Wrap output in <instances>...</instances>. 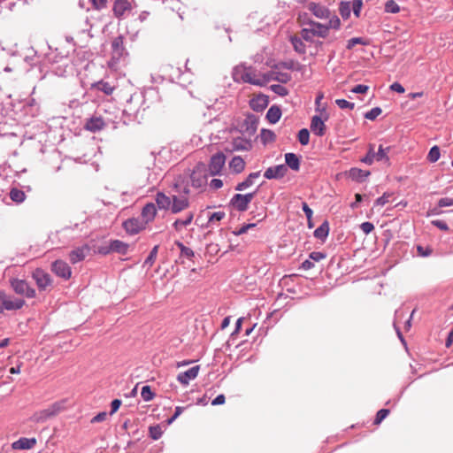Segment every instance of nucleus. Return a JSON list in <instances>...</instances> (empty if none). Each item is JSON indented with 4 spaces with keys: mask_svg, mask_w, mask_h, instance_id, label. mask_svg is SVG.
<instances>
[{
    "mask_svg": "<svg viewBox=\"0 0 453 453\" xmlns=\"http://www.w3.org/2000/svg\"><path fill=\"white\" fill-rule=\"evenodd\" d=\"M190 190L188 187H185L183 196H178L176 195L166 196L162 192L156 195L155 201L159 209L169 210L172 213H179L189 207V200L188 195Z\"/></svg>",
    "mask_w": 453,
    "mask_h": 453,
    "instance_id": "nucleus-1",
    "label": "nucleus"
},
{
    "mask_svg": "<svg viewBox=\"0 0 453 453\" xmlns=\"http://www.w3.org/2000/svg\"><path fill=\"white\" fill-rule=\"evenodd\" d=\"M233 78L235 81H243L252 85L263 87V82L259 81V73L251 67L242 65H237L234 69Z\"/></svg>",
    "mask_w": 453,
    "mask_h": 453,
    "instance_id": "nucleus-2",
    "label": "nucleus"
},
{
    "mask_svg": "<svg viewBox=\"0 0 453 453\" xmlns=\"http://www.w3.org/2000/svg\"><path fill=\"white\" fill-rule=\"evenodd\" d=\"M190 186L202 192L208 185V173L206 165L203 163H198L193 168L189 175Z\"/></svg>",
    "mask_w": 453,
    "mask_h": 453,
    "instance_id": "nucleus-3",
    "label": "nucleus"
},
{
    "mask_svg": "<svg viewBox=\"0 0 453 453\" xmlns=\"http://www.w3.org/2000/svg\"><path fill=\"white\" fill-rule=\"evenodd\" d=\"M126 54L127 51L124 46V36L118 35L111 41V56L108 61V67L116 71L118 69V65L120 58H123Z\"/></svg>",
    "mask_w": 453,
    "mask_h": 453,
    "instance_id": "nucleus-4",
    "label": "nucleus"
},
{
    "mask_svg": "<svg viewBox=\"0 0 453 453\" xmlns=\"http://www.w3.org/2000/svg\"><path fill=\"white\" fill-rule=\"evenodd\" d=\"M32 278L40 292L50 291L53 288V280L51 276L42 269L36 268L33 271Z\"/></svg>",
    "mask_w": 453,
    "mask_h": 453,
    "instance_id": "nucleus-5",
    "label": "nucleus"
},
{
    "mask_svg": "<svg viewBox=\"0 0 453 453\" xmlns=\"http://www.w3.org/2000/svg\"><path fill=\"white\" fill-rule=\"evenodd\" d=\"M390 148L387 147L384 148L382 145L379 146L378 152L374 151V145L369 144L368 146V152L367 154L361 158V162L366 164V165H372L374 160L376 161H382L386 160L388 161L389 157L388 156V153L389 151Z\"/></svg>",
    "mask_w": 453,
    "mask_h": 453,
    "instance_id": "nucleus-6",
    "label": "nucleus"
},
{
    "mask_svg": "<svg viewBox=\"0 0 453 453\" xmlns=\"http://www.w3.org/2000/svg\"><path fill=\"white\" fill-rule=\"evenodd\" d=\"M11 286L13 291L20 296L27 298H35L36 296V291L32 288L28 282L20 279H12Z\"/></svg>",
    "mask_w": 453,
    "mask_h": 453,
    "instance_id": "nucleus-7",
    "label": "nucleus"
},
{
    "mask_svg": "<svg viewBox=\"0 0 453 453\" xmlns=\"http://www.w3.org/2000/svg\"><path fill=\"white\" fill-rule=\"evenodd\" d=\"M64 409L63 403H55L48 408L37 411L34 414L33 418L36 422H44L48 418H50L58 415Z\"/></svg>",
    "mask_w": 453,
    "mask_h": 453,
    "instance_id": "nucleus-8",
    "label": "nucleus"
},
{
    "mask_svg": "<svg viewBox=\"0 0 453 453\" xmlns=\"http://www.w3.org/2000/svg\"><path fill=\"white\" fill-rule=\"evenodd\" d=\"M256 192L246 195L235 194L230 200V205L238 211H245L255 196Z\"/></svg>",
    "mask_w": 453,
    "mask_h": 453,
    "instance_id": "nucleus-9",
    "label": "nucleus"
},
{
    "mask_svg": "<svg viewBox=\"0 0 453 453\" xmlns=\"http://www.w3.org/2000/svg\"><path fill=\"white\" fill-rule=\"evenodd\" d=\"M226 164V156L223 152H218L211 157L207 173L211 176L219 175Z\"/></svg>",
    "mask_w": 453,
    "mask_h": 453,
    "instance_id": "nucleus-10",
    "label": "nucleus"
},
{
    "mask_svg": "<svg viewBox=\"0 0 453 453\" xmlns=\"http://www.w3.org/2000/svg\"><path fill=\"white\" fill-rule=\"evenodd\" d=\"M51 271L58 277L65 280L72 277V269L69 265L61 259H58L51 264Z\"/></svg>",
    "mask_w": 453,
    "mask_h": 453,
    "instance_id": "nucleus-11",
    "label": "nucleus"
},
{
    "mask_svg": "<svg viewBox=\"0 0 453 453\" xmlns=\"http://www.w3.org/2000/svg\"><path fill=\"white\" fill-rule=\"evenodd\" d=\"M123 227L129 234H136L145 229L146 226L142 219L132 218L123 222Z\"/></svg>",
    "mask_w": 453,
    "mask_h": 453,
    "instance_id": "nucleus-12",
    "label": "nucleus"
},
{
    "mask_svg": "<svg viewBox=\"0 0 453 453\" xmlns=\"http://www.w3.org/2000/svg\"><path fill=\"white\" fill-rule=\"evenodd\" d=\"M132 8V3L129 0H115L112 11L115 17L120 19L127 12H130Z\"/></svg>",
    "mask_w": 453,
    "mask_h": 453,
    "instance_id": "nucleus-13",
    "label": "nucleus"
},
{
    "mask_svg": "<svg viewBox=\"0 0 453 453\" xmlns=\"http://www.w3.org/2000/svg\"><path fill=\"white\" fill-rule=\"evenodd\" d=\"M157 212L156 205L153 203H149L142 208L141 218L145 226L154 220Z\"/></svg>",
    "mask_w": 453,
    "mask_h": 453,
    "instance_id": "nucleus-14",
    "label": "nucleus"
},
{
    "mask_svg": "<svg viewBox=\"0 0 453 453\" xmlns=\"http://www.w3.org/2000/svg\"><path fill=\"white\" fill-rule=\"evenodd\" d=\"M90 251L88 245H83L72 250L69 254V259L72 264H76L85 259Z\"/></svg>",
    "mask_w": 453,
    "mask_h": 453,
    "instance_id": "nucleus-15",
    "label": "nucleus"
},
{
    "mask_svg": "<svg viewBox=\"0 0 453 453\" xmlns=\"http://www.w3.org/2000/svg\"><path fill=\"white\" fill-rule=\"evenodd\" d=\"M26 304L22 298L15 297L13 296L6 295L4 301V311H17L21 309Z\"/></svg>",
    "mask_w": 453,
    "mask_h": 453,
    "instance_id": "nucleus-16",
    "label": "nucleus"
},
{
    "mask_svg": "<svg viewBox=\"0 0 453 453\" xmlns=\"http://www.w3.org/2000/svg\"><path fill=\"white\" fill-rule=\"evenodd\" d=\"M199 370H200L199 365L193 366L190 369H188V371L179 373L177 376V380L182 385H188L190 380H192L197 377Z\"/></svg>",
    "mask_w": 453,
    "mask_h": 453,
    "instance_id": "nucleus-17",
    "label": "nucleus"
},
{
    "mask_svg": "<svg viewBox=\"0 0 453 453\" xmlns=\"http://www.w3.org/2000/svg\"><path fill=\"white\" fill-rule=\"evenodd\" d=\"M288 172V168L285 165H279L276 166L269 167L264 173V176L268 179H279L283 177Z\"/></svg>",
    "mask_w": 453,
    "mask_h": 453,
    "instance_id": "nucleus-18",
    "label": "nucleus"
},
{
    "mask_svg": "<svg viewBox=\"0 0 453 453\" xmlns=\"http://www.w3.org/2000/svg\"><path fill=\"white\" fill-rule=\"evenodd\" d=\"M307 7L308 10L311 11L312 14L318 19H329L330 17L329 10L323 5L316 3H310Z\"/></svg>",
    "mask_w": 453,
    "mask_h": 453,
    "instance_id": "nucleus-19",
    "label": "nucleus"
},
{
    "mask_svg": "<svg viewBox=\"0 0 453 453\" xmlns=\"http://www.w3.org/2000/svg\"><path fill=\"white\" fill-rule=\"evenodd\" d=\"M37 443L35 438H19L18 441L12 442V448L13 449H31Z\"/></svg>",
    "mask_w": 453,
    "mask_h": 453,
    "instance_id": "nucleus-20",
    "label": "nucleus"
},
{
    "mask_svg": "<svg viewBox=\"0 0 453 453\" xmlns=\"http://www.w3.org/2000/svg\"><path fill=\"white\" fill-rule=\"evenodd\" d=\"M311 130L314 134L323 136L326 133V125L324 120H322L319 116H313L311 122Z\"/></svg>",
    "mask_w": 453,
    "mask_h": 453,
    "instance_id": "nucleus-21",
    "label": "nucleus"
},
{
    "mask_svg": "<svg viewBox=\"0 0 453 453\" xmlns=\"http://www.w3.org/2000/svg\"><path fill=\"white\" fill-rule=\"evenodd\" d=\"M104 126L105 123L101 117H93L86 122L85 128L91 132H97L102 130Z\"/></svg>",
    "mask_w": 453,
    "mask_h": 453,
    "instance_id": "nucleus-22",
    "label": "nucleus"
},
{
    "mask_svg": "<svg viewBox=\"0 0 453 453\" xmlns=\"http://www.w3.org/2000/svg\"><path fill=\"white\" fill-rule=\"evenodd\" d=\"M309 26L311 27L310 28L314 33L315 36L326 38L329 34L328 27L326 26V24L311 21L309 23Z\"/></svg>",
    "mask_w": 453,
    "mask_h": 453,
    "instance_id": "nucleus-23",
    "label": "nucleus"
},
{
    "mask_svg": "<svg viewBox=\"0 0 453 453\" xmlns=\"http://www.w3.org/2000/svg\"><path fill=\"white\" fill-rule=\"evenodd\" d=\"M289 40L296 52L301 55L306 53V43L297 34L291 35Z\"/></svg>",
    "mask_w": 453,
    "mask_h": 453,
    "instance_id": "nucleus-24",
    "label": "nucleus"
},
{
    "mask_svg": "<svg viewBox=\"0 0 453 453\" xmlns=\"http://www.w3.org/2000/svg\"><path fill=\"white\" fill-rule=\"evenodd\" d=\"M246 163L240 156L234 157L229 162V168L234 173H241L245 169Z\"/></svg>",
    "mask_w": 453,
    "mask_h": 453,
    "instance_id": "nucleus-25",
    "label": "nucleus"
},
{
    "mask_svg": "<svg viewBox=\"0 0 453 453\" xmlns=\"http://www.w3.org/2000/svg\"><path fill=\"white\" fill-rule=\"evenodd\" d=\"M129 245L119 240H112L110 242V249L112 252L125 255L128 251Z\"/></svg>",
    "mask_w": 453,
    "mask_h": 453,
    "instance_id": "nucleus-26",
    "label": "nucleus"
},
{
    "mask_svg": "<svg viewBox=\"0 0 453 453\" xmlns=\"http://www.w3.org/2000/svg\"><path fill=\"white\" fill-rule=\"evenodd\" d=\"M260 176V172L251 173L249 176L242 182L238 183L235 189L238 191L245 190L251 187L254 183V180Z\"/></svg>",
    "mask_w": 453,
    "mask_h": 453,
    "instance_id": "nucleus-27",
    "label": "nucleus"
},
{
    "mask_svg": "<svg viewBox=\"0 0 453 453\" xmlns=\"http://www.w3.org/2000/svg\"><path fill=\"white\" fill-rule=\"evenodd\" d=\"M268 104L266 96H258L250 100V107L256 111H263Z\"/></svg>",
    "mask_w": 453,
    "mask_h": 453,
    "instance_id": "nucleus-28",
    "label": "nucleus"
},
{
    "mask_svg": "<svg viewBox=\"0 0 453 453\" xmlns=\"http://www.w3.org/2000/svg\"><path fill=\"white\" fill-rule=\"evenodd\" d=\"M194 218L193 212H188L185 215L183 219H176L173 226L176 231H180L183 227L188 226L191 224Z\"/></svg>",
    "mask_w": 453,
    "mask_h": 453,
    "instance_id": "nucleus-29",
    "label": "nucleus"
},
{
    "mask_svg": "<svg viewBox=\"0 0 453 453\" xmlns=\"http://www.w3.org/2000/svg\"><path fill=\"white\" fill-rule=\"evenodd\" d=\"M286 164L294 171H298L300 168V159L295 153L285 154Z\"/></svg>",
    "mask_w": 453,
    "mask_h": 453,
    "instance_id": "nucleus-30",
    "label": "nucleus"
},
{
    "mask_svg": "<svg viewBox=\"0 0 453 453\" xmlns=\"http://www.w3.org/2000/svg\"><path fill=\"white\" fill-rule=\"evenodd\" d=\"M370 175L369 171L362 170L359 168H351L349 170V176L357 181L365 180Z\"/></svg>",
    "mask_w": 453,
    "mask_h": 453,
    "instance_id": "nucleus-31",
    "label": "nucleus"
},
{
    "mask_svg": "<svg viewBox=\"0 0 453 453\" xmlns=\"http://www.w3.org/2000/svg\"><path fill=\"white\" fill-rule=\"evenodd\" d=\"M281 116V111L277 106H272L266 113V119L270 123L275 124L279 121Z\"/></svg>",
    "mask_w": 453,
    "mask_h": 453,
    "instance_id": "nucleus-32",
    "label": "nucleus"
},
{
    "mask_svg": "<svg viewBox=\"0 0 453 453\" xmlns=\"http://www.w3.org/2000/svg\"><path fill=\"white\" fill-rule=\"evenodd\" d=\"M92 87L104 92L105 95H111L115 90V88L111 86L109 82L103 81L94 83Z\"/></svg>",
    "mask_w": 453,
    "mask_h": 453,
    "instance_id": "nucleus-33",
    "label": "nucleus"
},
{
    "mask_svg": "<svg viewBox=\"0 0 453 453\" xmlns=\"http://www.w3.org/2000/svg\"><path fill=\"white\" fill-rule=\"evenodd\" d=\"M329 233V226L326 221L322 223L315 231L314 236L318 239L324 240L328 235Z\"/></svg>",
    "mask_w": 453,
    "mask_h": 453,
    "instance_id": "nucleus-34",
    "label": "nucleus"
},
{
    "mask_svg": "<svg viewBox=\"0 0 453 453\" xmlns=\"http://www.w3.org/2000/svg\"><path fill=\"white\" fill-rule=\"evenodd\" d=\"M304 42H313L314 38V33L311 31L310 27H303L298 34H297Z\"/></svg>",
    "mask_w": 453,
    "mask_h": 453,
    "instance_id": "nucleus-35",
    "label": "nucleus"
},
{
    "mask_svg": "<svg viewBox=\"0 0 453 453\" xmlns=\"http://www.w3.org/2000/svg\"><path fill=\"white\" fill-rule=\"evenodd\" d=\"M10 197L13 202L22 203L26 198V195L22 190L12 188L10 191Z\"/></svg>",
    "mask_w": 453,
    "mask_h": 453,
    "instance_id": "nucleus-36",
    "label": "nucleus"
},
{
    "mask_svg": "<svg viewBox=\"0 0 453 453\" xmlns=\"http://www.w3.org/2000/svg\"><path fill=\"white\" fill-rule=\"evenodd\" d=\"M441 156L440 149L438 146H434L430 149L429 153L427 155V160L431 163H435L439 160Z\"/></svg>",
    "mask_w": 453,
    "mask_h": 453,
    "instance_id": "nucleus-37",
    "label": "nucleus"
},
{
    "mask_svg": "<svg viewBox=\"0 0 453 453\" xmlns=\"http://www.w3.org/2000/svg\"><path fill=\"white\" fill-rule=\"evenodd\" d=\"M275 70H276V68L271 70L270 72H268L266 73H259V81L261 82H263V86H265L271 81H274Z\"/></svg>",
    "mask_w": 453,
    "mask_h": 453,
    "instance_id": "nucleus-38",
    "label": "nucleus"
},
{
    "mask_svg": "<svg viewBox=\"0 0 453 453\" xmlns=\"http://www.w3.org/2000/svg\"><path fill=\"white\" fill-rule=\"evenodd\" d=\"M385 12L388 13H398L400 7L394 0H388L385 4Z\"/></svg>",
    "mask_w": 453,
    "mask_h": 453,
    "instance_id": "nucleus-39",
    "label": "nucleus"
},
{
    "mask_svg": "<svg viewBox=\"0 0 453 453\" xmlns=\"http://www.w3.org/2000/svg\"><path fill=\"white\" fill-rule=\"evenodd\" d=\"M351 4L350 2H342L340 5V13L343 19H348L350 15Z\"/></svg>",
    "mask_w": 453,
    "mask_h": 453,
    "instance_id": "nucleus-40",
    "label": "nucleus"
},
{
    "mask_svg": "<svg viewBox=\"0 0 453 453\" xmlns=\"http://www.w3.org/2000/svg\"><path fill=\"white\" fill-rule=\"evenodd\" d=\"M291 75L288 73H281L278 71L276 68L274 74V81H280L281 83H287L290 81Z\"/></svg>",
    "mask_w": 453,
    "mask_h": 453,
    "instance_id": "nucleus-41",
    "label": "nucleus"
},
{
    "mask_svg": "<svg viewBox=\"0 0 453 453\" xmlns=\"http://www.w3.org/2000/svg\"><path fill=\"white\" fill-rule=\"evenodd\" d=\"M298 141L302 145H307L310 142V133L308 129L303 128L298 133Z\"/></svg>",
    "mask_w": 453,
    "mask_h": 453,
    "instance_id": "nucleus-42",
    "label": "nucleus"
},
{
    "mask_svg": "<svg viewBox=\"0 0 453 453\" xmlns=\"http://www.w3.org/2000/svg\"><path fill=\"white\" fill-rule=\"evenodd\" d=\"M141 395L144 401L148 402L154 398L155 394L152 392L150 386H143L142 388Z\"/></svg>",
    "mask_w": 453,
    "mask_h": 453,
    "instance_id": "nucleus-43",
    "label": "nucleus"
},
{
    "mask_svg": "<svg viewBox=\"0 0 453 453\" xmlns=\"http://www.w3.org/2000/svg\"><path fill=\"white\" fill-rule=\"evenodd\" d=\"M157 250H158V245H156L155 247H153L150 255L148 256V257L146 258V260L144 262L145 265H149L150 267L153 265V264L157 258Z\"/></svg>",
    "mask_w": 453,
    "mask_h": 453,
    "instance_id": "nucleus-44",
    "label": "nucleus"
},
{
    "mask_svg": "<svg viewBox=\"0 0 453 453\" xmlns=\"http://www.w3.org/2000/svg\"><path fill=\"white\" fill-rule=\"evenodd\" d=\"M261 139L263 142H273L275 140V134L273 131L268 129H262L261 131Z\"/></svg>",
    "mask_w": 453,
    "mask_h": 453,
    "instance_id": "nucleus-45",
    "label": "nucleus"
},
{
    "mask_svg": "<svg viewBox=\"0 0 453 453\" xmlns=\"http://www.w3.org/2000/svg\"><path fill=\"white\" fill-rule=\"evenodd\" d=\"M251 148V144L248 142L242 140H235L234 142V149L235 150H249Z\"/></svg>",
    "mask_w": 453,
    "mask_h": 453,
    "instance_id": "nucleus-46",
    "label": "nucleus"
},
{
    "mask_svg": "<svg viewBox=\"0 0 453 453\" xmlns=\"http://www.w3.org/2000/svg\"><path fill=\"white\" fill-rule=\"evenodd\" d=\"M388 414H389V410H388V409L380 410L376 414V417L374 419V425L380 424L388 417Z\"/></svg>",
    "mask_w": 453,
    "mask_h": 453,
    "instance_id": "nucleus-47",
    "label": "nucleus"
},
{
    "mask_svg": "<svg viewBox=\"0 0 453 453\" xmlns=\"http://www.w3.org/2000/svg\"><path fill=\"white\" fill-rule=\"evenodd\" d=\"M176 245L180 248L181 256L186 257L188 258H191L194 257L193 250L184 246L183 243L178 242H176Z\"/></svg>",
    "mask_w": 453,
    "mask_h": 453,
    "instance_id": "nucleus-48",
    "label": "nucleus"
},
{
    "mask_svg": "<svg viewBox=\"0 0 453 453\" xmlns=\"http://www.w3.org/2000/svg\"><path fill=\"white\" fill-rule=\"evenodd\" d=\"M382 112L380 107H374L365 114V118L370 120H374Z\"/></svg>",
    "mask_w": 453,
    "mask_h": 453,
    "instance_id": "nucleus-49",
    "label": "nucleus"
},
{
    "mask_svg": "<svg viewBox=\"0 0 453 453\" xmlns=\"http://www.w3.org/2000/svg\"><path fill=\"white\" fill-rule=\"evenodd\" d=\"M326 26L328 27V31L331 28L338 29L341 26L340 19L335 15H334L333 17H329Z\"/></svg>",
    "mask_w": 453,
    "mask_h": 453,
    "instance_id": "nucleus-50",
    "label": "nucleus"
},
{
    "mask_svg": "<svg viewBox=\"0 0 453 453\" xmlns=\"http://www.w3.org/2000/svg\"><path fill=\"white\" fill-rule=\"evenodd\" d=\"M271 89L274 93H276L281 96H287L288 94V90L287 89V88L283 87L282 85H279V84L272 85Z\"/></svg>",
    "mask_w": 453,
    "mask_h": 453,
    "instance_id": "nucleus-51",
    "label": "nucleus"
},
{
    "mask_svg": "<svg viewBox=\"0 0 453 453\" xmlns=\"http://www.w3.org/2000/svg\"><path fill=\"white\" fill-rule=\"evenodd\" d=\"M335 104L341 108V109H350L353 110L355 107L354 103H350L345 99H337L335 100Z\"/></svg>",
    "mask_w": 453,
    "mask_h": 453,
    "instance_id": "nucleus-52",
    "label": "nucleus"
},
{
    "mask_svg": "<svg viewBox=\"0 0 453 453\" xmlns=\"http://www.w3.org/2000/svg\"><path fill=\"white\" fill-rule=\"evenodd\" d=\"M150 435L152 439L157 440L162 435V430L159 426L150 427Z\"/></svg>",
    "mask_w": 453,
    "mask_h": 453,
    "instance_id": "nucleus-53",
    "label": "nucleus"
},
{
    "mask_svg": "<svg viewBox=\"0 0 453 453\" xmlns=\"http://www.w3.org/2000/svg\"><path fill=\"white\" fill-rule=\"evenodd\" d=\"M362 6H363L362 0H354L353 1L351 9L353 10V12L356 17H359Z\"/></svg>",
    "mask_w": 453,
    "mask_h": 453,
    "instance_id": "nucleus-54",
    "label": "nucleus"
},
{
    "mask_svg": "<svg viewBox=\"0 0 453 453\" xmlns=\"http://www.w3.org/2000/svg\"><path fill=\"white\" fill-rule=\"evenodd\" d=\"M225 217V212L216 211L209 217V223L219 222Z\"/></svg>",
    "mask_w": 453,
    "mask_h": 453,
    "instance_id": "nucleus-55",
    "label": "nucleus"
},
{
    "mask_svg": "<svg viewBox=\"0 0 453 453\" xmlns=\"http://www.w3.org/2000/svg\"><path fill=\"white\" fill-rule=\"evenodd\" d=\"M357 44H364L365 45V42L360 37L351 38L350 40L348 41L347 49L351 50Z\"/></svg>",
    "mask_w": 453,
    "mask_h": 453,
    "instance_id": "nucleus-56",
    "label": "nucleus"
},
{
    "mask_svg": "<svg viewBox=\"0 0 453 453\" xmlns=\"http://www.w3.org/2000/svg\"><path fill=\"white\" fill-rule=\"evenodd\" d=\"M310 259L315 262H319L326 257V254L319 251H313L309 256Z\"/></svg>",
    "mask_w": 453,
    "mask_h": 453,
    "instance_id": "nucleus-57",
    "label": "nucleus"
},
{
    "mask_svg": "<svg viewBox=\"0 0 453 453\" xmlns=\"http://www.w3.org/2000/svg\"><path fill=\"white\" fill-rule=\"evenodd\" d=\"M92 6L96 10H102L106 7L108 0H90Z\"/></svg>",
    "mask_w": 453,
    "mask_h": 453,
    "instance_id": "nucleus-58",
    "label": "nucleus"
},
{
    "mask_svg": "<svg viewBox=\"0 0 453 453\" xmlns=\"http://www.w3.org/2000/svg\"><path fill=\"white\" fill-rule=\"evenodd\" d=\"M369 90V87L366 85L359 84L355 86L352 89V93L365 94Z\"/></svg>",
    "mask_w": 453,
    "mask_h": 453,
    "instance_id": "nucleus-59",
    "label": "nucleus"
},
{
    "mask_svg": "<svg viewBox=\"0 0 453 453\" xmlns=\"http://www.w3.org/2000/svg\"><path fill=\"white\" fill-rule=\"evenodd\" d=\"M360 228L365 234H368L374 229V226L371 222H364L360 225Z\"/></svg>",
    "mask_w": 453,
    "mask_h": 453,
    "instance_id": "nucleus-60",
    "label": "nucleus"
},
{
    "mask_svg": "<svg viewBox=\"0 0 453 453\" xmlns=\"http://www.w3.org/2000/svg\"><path fill=\"white\" fill-rule=\"evenodd\" d=\"M439 207L453 206V198L443 197L438 201Z\"/></svg>",
    "mask_w": 453,
    "mask_h": 453,
    "instance_id": "nucleus-61",
    "label": "nucleus"
},
{
    "mask_svg": "<svg viewBox=\"0 0 453 453\" xmlns=\"http://www.w3.org/2000/svg\"><path fill=\"white\" fill-rule=\"evenodd\" d=\"M209 185L211 189L218 190L223 187V181L219 179H212Z\"/></svg>",
    "mask_w": 453,
    "mask_h": 453,
    "instance_id": "nucleus-62",
    "label": "nucleus"
},
{
    "mask_svg": "<svg viewBox=\"0 0 453 453\" xmlns=\"http://www.w3.org/2000/svg\"><path fill=\"white\" fill-rule=\"evenodd\" d=\"M418 254L421 257H427L432 254V249L427 247L424 248L420 245L417 247Z\"/></svg>",
    "mask_w": 453,
    "mask_h": 453,
    "instance_id": "nucleus-63",
    "label": "nucleus"
},
{
    "mask_svg": "<svg viewBox=\"0 0 453 453\" xmlns=\"http://www.w3.org/2000/svg\"><path fill=\"white\" fill-rule=\"evenodd\" d=\"M389 196H390L389 194H387V193L383 194L382 196H380L378 199H376L375 205H377V206H383V205H385L387 203H388Z\"/></svg>",
    "mask_w": 453,
    "mask_h": 453,
    "instance_id": "nucleus-64",
    "label": "nucleus"
}]
</instances>
